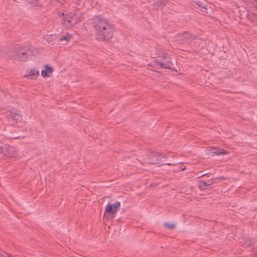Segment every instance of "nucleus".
Masks as SVG:
<instances>
[{"label":"nucleus","mask_w":257,"mask_h":257,"mask_svg":"<svg viewBox=\"0 0 257 257\" xmlns=\"http://www.w3.org/2000/svg\"><path fill=\"white\" fill-rule=\"evenodd\" d=\"M39 75V71L36 68L31 69L24 76L25 78L29 79H36Z\"/></svg>","instance_id":"6e6552de"},{"label":"nucleus","mask_w":257,"mask_h":257,"mask_svg":"<svg viewBox=\"0 0 257 257\" xmlns=\"http://www.w3.org/2000/svg\"><path fill=\"white\" fill-rule=\"evenodd\" d=\"M168 0H155L154 6L156 9L163 8Z\"/></svg>","instance_id":"ddd939ff"},{"label":"nucleus","mask_w":257,"mask_h":257,"mask_svg":"<svg viewBox=\"0 0 257 257\" xmlns=\"http://www.w3.org/2000/svg\"><path fill=\"white\" fill-rule=\"evenodd\" d=\"M10 117L16 122H20L22 120L21 115L15 112H10Z\"/></svg>","instance_id":"4468645a"},{"label":"nucleus","mask_w":257,"mask_h":257,"mask_svg":"<svg viewBox=\"0 0 257 257\" xmlns=\"http://www.w3.org/2000/svg\"><path fill=\"white\" fill-rule=\"evenodd\" d=\"M120 203L119 202L117 201L112 204H108L105 209L104 214H108L113 215L119 209Z\"/></svg>","instance_id":"39448f33"},{"label":"nucleus","mask_w":257,"mask_h":257,"mask_svg":"<svg viewBox=\"0 0 257 257\" xmlns=\"http://www.w3.org/2000/svg\"><path fill=\"white\" fill-rule=\"evenodd\" d=\"M239 14H240V16H241L242 15L241 13V10H239Z\"/></svg>","instance_id":"b1692460"},{"label":"nucleus","mask_w":257,"mask_h":257,"mask_svg":"<svg viewBox=\"0 0 257 257\" xmlns=\"http://www.w3.org/2000/svg\"><path fill=\"white\" fill-rule=\"evenodd\" d=\"M248 18L251 21L256 22L257 19V12L255 13L250 12L247 14Z\"/></svg>","instance_id":"dca6fc26"},{"label":"nucleus","mask_w":257,"mask_h":257,"mask_svg":"<svg viewBox=\"0 0 257 257\" xmlns=\"http://www.w3.org/2000/svg\"><path fill=\"white\" fill-rule=\"evenodd\" d=\"M183 38L188 41V39H194L193 36H191L188 33H184V34L182 35Z\"/></svg>","instance_id":"f3484780"},{"label":"nucleus","mask_w":257,"mask_h":257,"mask_svg":"<svg viewBox=\"0 0 257 257\" xmlns=\"http://www.w3.org/2000/svg\"><path fill=\"white\" fill-rule=\"evenodd\" d=\"M210 184H207L206 182H202L201 184L199 185L200 188L201 189H204L205 187L209 186Z\"/></svg>","instance_id":"6ab92c4d"},{"label":"nucleus","mask_w":257,"mask_h":257,"mask_svg":"<svg viewBox=\"0 0 257 257\" xmlns=\"http://www.w3.org/2000/svg\"><path fill=\"white\" fill-rule=\"evenodd\" d=\"M72 35L67 33L64 35H62L59 38V41L63 42L64 44H67L72 39Z\"/></svg>","instance_id":"f8f14e48"},{"label":"nucleus","mask_w":257,"mask_h":257,"mask_svg":"<svg viewBox=\"0 0 257 257\" xmlns=\"http://www.w3.org/2000/svg\"><path fill=\"white\" fill-rule=\"evenodd\" d=\"M0 257H10V255L7 253L3 252L0 253Z\"/></svg>","instance_id":"aec40b11"},{"label":"nucleus","mask_w":257,"mask_h":257,"mask_svg":"<svg viewBox=\"0 0 257 257\" xmlns=\"http://www.w3.org/2000/svg\"><path fill=\"white\" fill-rule=\"evenodd\" d=\"M162 157H165V156L161 153L158 152L151 153L148 156V163L153 164H158Z\"/></svg>","instance_id":"423d86ee"},{"label":"nucleus","mask_w":257,"mask_h":257,"mask_svg":"<svg viewBox=\"0 0 257 257\" xmlns=\"http://www.w3.org/2000/svg\"><path fill=\"white\" fill-rule=\"evenodd\" d=\"M245 3L246 5V9L255 8L256 1L255 0H246Z\"/></svg>","instance_id":"2eb2a0df"},{"label":"nucleus","mask_w":257,"mask_h":257,"mask_svg":"<svg viewBox=\"0 0 257 257\" xmlns=\"http://www.w3.org/2000/svg\"><path fill=\"white\" fill-rule=\"evenodd\" d=\"M164 225L168 228L170 229H173L175 227L176 225L174 223H169V222H165L164 224Z\"/></svg>","instance_id":"a211bd4d"},{"label":"nucleus","mask_w":257,"mask_h":257,"mask_svg":"<svg viewBox=\"0 0 257 257\" xmlns=\"http://www.w3.org/2000/svg\"><path fill=\"white\" fill-rule=\"evenodd\" d=\"M57 2H58L61 4L63 5L64 1L63 0H56Z\"/></svg>","instance_id":"5701e85b"},{"label":"nucleus","mask_w":257,"mask_h":257,"mask_svg":"<svg viewBox=\"0 0 257 257\" xmlns=\"http://www.w3.org/2000/svg\"><path fill=\"white\" fill-rule=\"evenodd\" d=\"M75 1V2L77 4H80L81 2H82V0H74Z\"/></svg>","instance_id":"4be33fe9"},{"label":"nucleus","mask_w":257,"mask_h":257,"mask_svg":"<svg viewBox=\"0 0 257 257\" xmlns=\"http://www.w3.org/2000/svg\"><path fill=\"white\" fill-rule=\"evenodd\" d=\"M193 6L195 9L200 10L202 13L204 14H208L207 8L204 5H201L197 3H195V4H193Z\"/></svg>","instance_id":"9d476101"},{"label":"nucleus","mask_w":257,"mask_h":257,"mask_svg":"<svg viewBox=\"0 0 257 257\" xmlns=\"http://www.w3.org/2000/svg\"><path fill=\"white\" fill-rule=\"evenodd\" d=\"M4 151V148L3 145L0 144V154L2 153Z\"/></svg>","instance_id":"412c9836"},{"label":"nucleus","mask_w":257,"mask_h":257,"mask_svg":"<svg viewBox=\"0 0 257 257\" xmlns=\"http://www.w3.org/2000/svg\"><path fill=\"white\" fill-rule=\"evenodd\" d=\"M154 63L156 65L160 66L162 68L166 69H172L173 65L170 58L166 55H163L162 59L155 60Z\"/></svg>","instance_id":"20e7f679"},{"label":"nucleus","mask_w":257,"mask_h":257,"mask_svg":"<svg viewBox=\"0 0 257 257\" xmlns=\"http://www.w3.org/2000/svg\"><path fill=\"white\" fill-rule=\"evenodd\" d=\"M212 150L213 151L212 152H210L209 154H212V156L215 155H225L228 154L229 152L226 150H223L221 149H218L216 148L213 147L212 148Z\"/></svg>","instance_id":"9b49d317"},{"label":"nucleus","mask_w":257,"mask_h":257,"mask_svg":"<svg viewBox=\"0 0 257 257\" xmlns=\"http://www.w3.org/2000/svg\"><path fill=\"white\" fill-rule=\"evenodd\" d=\"M33 55L30 50L23 51H18L17 49H13L7 53L8 57L15 62L26 61Z\"/></svg>","instance_id":"7ed1b4c3"},{"label":"nucleus","mask_w":257,"mask_h":257,"mask_svg":"<svg viewBox=\"0 0 257 257\" xmlns=\"http://www.w3.org/2000/svg\"><path fill=\"white\" fill-rule=\"evenodd\" d=\"M62 24L66 29L72 28L74 25L81 22L82 14L81 12L76 11L75 13L70 12L66 15L62 14Z\"/></svg>","instance_id":"f03ea898"},{"label":"nucleus","mask_w":257,"mask_h":257,"mask_svg":"<svg viewBox=\"0 0 257 257\" xmlns=\"http://www.w3.org/2000/svg\"><path fill=\"white\" fill-rule=\"evenodd\" d=\"M44 68L45 70L41 72V76L44 78L50 77L53 72V68L49 65H45Z\"/></svg>","instance_id":"1a4fd4ad"},{"label":"nucleus","mask_w":257,"mask_h":257,"mask_svg":"<svg viewBox=\"0 0 257 257\" xmlns=\"http://www.w3.org/2000/svg\"><path fill=\"white\" fill-rule=\"evenodd\" d=\"M93 27L96 35L100 40L107 41L113 37L114 28L108 19L96 17L94 20Z\"/></svg>","instance_id":"f257e3e1"},{"label":"nucleus","mask_w":257,"mask_h":257,"mask_svg":"<svg viewBox=\"0 0 257 257\" xmlns=\"http://www.w3.org/2000/svg\"><path fill=\"white\" fill-rule=\"evenodd\" d=\"M5 150L7 153V157L16 158L18 155V150L14 147L6 146Z\"/></svg>","instance_id":"0eeeda50"}]
</instances>
